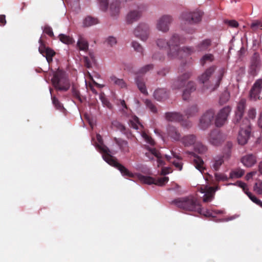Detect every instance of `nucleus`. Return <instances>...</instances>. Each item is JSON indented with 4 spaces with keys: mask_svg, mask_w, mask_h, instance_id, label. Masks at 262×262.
Instances as JSON below:
<instances>
[{
    "mask_svg": "<svg viewBox=\"0 0 262 262\" xmlns=\"http://www.w3.org/2000/svg\"><path fill=\"white\" fill-rule=\"evenodd\" d=\"M156 44L160 49H166L168 47L167 56L170 59L180 58L182 57V48H180L181 43L185 42L184 39L179 35L174 34L168 41L165 38H158L155 40Z\"/></svg>",
    "mask_w": 262,
    "mask_h": 262,
    "instance_id": "nucleus-1",
    "label": "nucleus"
},
{
    "mask_svg": "<svg viewBox=\"0 0 262 262\" xmlns=\"http://www.w3.org/2000/svg\"><path fill=\"white\" fill-rule=\"evenodd\" d=\"M216 69V67L215 66H212L207 68L198 77L199 82L203 84L205 89H209L210 91H214L219 86L225 73V70L224 68L220 69L217 77L214 79L212 78V76Z\"/></svg>",
    "mask_w": 262,
    "mask_h": 262,
    "instance_id": "nucleus-2",
    "label": "nucleus"
},
{
    "mask_svg": "<svg viewBox=\"0 0 262 262\" xmlns=\"http://www.w3.org/2000/svg\"><path fill=\"white\" fill-rule=\"evenodd\" d=\"M178 207L188 211L201 213V206L196 198L192 195L176 199L171 202Z\"/></svg>",
    "mask_w": 262,
    "mask_h": 262,
    "instance_id": "nucleus-3",
    "label": "nucleus"
},
{
    "mask_svg": "<svg viewBox=\"0 0 262 262\" xmlns=\"http://www.w3.org/2000/svg\"><path fill=\"white\" fill-rule=\"evenodd\" d=\"M102 154L103 160L110 165L118 169L123 177L133 178L134 174L123 165L118 162L117 159L111 153L109 148H98Z\"/></svg>",
    "mask_w": 262,
    "mask_h": 262,
    "instance_id": "nucleus-4",
    "label": "nucleus"
},
{
    "mask_svg": "<svg viewBox=\"0 0 262 262\" xmlns=\"http://www.w3.org/2000/svg\"><path fill=\"white\" fill-rule=\"evenodd\" d=\"M203 14V12L201 11L193 12H183L180 16L182 29L186 30L188 33H192L193 30L192 29L187 30L184 25H192L200 22Z\"/></svg>",
    "mask_w": 262,
    "mask_h": 262,
    "instance_id": "nucleus-5",
    "label": "nucleus"
},
{
    "mask_svg": "<svg viewBox=\"0 0 262 262\" xmlns=\"http://www.w3.org/2000/svg\"><path fill=\"white\" fill-rule=\"evenodd\" d=\"M52 82L57 91H67L70 86L68 77L62 71H58L54 74L52 78Z\"/></svg>",
    "mask_w": 262,
    "mask_h": 262,
    "instance_id": "nucleus-6",
    "label": "nucleus"
},
{
    "mask_svg": "<svg viewBox=\"0 0 262 262\" xmlns=\"http://www.w3.org/2000/svg\"><path fill=\"white\" fill-rule=\"evenodd\" d=\"M239 127V130L237 137V141L240 145H245L249 138L251 133V124L250 121L245 118L242 123L235 124Z\"/></svg>",
    "mask_w": 262,
    "mask_h": 262,
    "instance_id": "nucleus-7",
    "label": "nucleus"
},
{
    "mask_svg": "<svg viewBox=\"0 0 262 262\" xmlns=\"http://www.w3.org/2000/svg\"><path fill=\"white\" fill-rule=\"evenodd\" d=\"M212 45L210 39H205L198 42L195 48L192 47H184L182 48V52L186 55H191L195 52H204L209 51Z\"/></svg>",
    "mask_w": 262,
    "mask_h": 262,
    "instance_id": "nucleus-8",
    "label": "nucleus"
},
{
    "mask_svg": "<svg viewBox=\"0 0 262 262\" xmlns=\"http://www.w3.org/2000/svg\"><path fill=\"white\" fill-rule=\"evenodd\" d=\"M165 118L168 121L180 123L182 126L186 128L191 126V123L189 121L185 120L184 116L179 112H167L165 113Z\"/></svg>",
    "mask_w": 262,
    "mask_h": 262,
    "instance_id": "nucleus-9",
    "label": "nucleus"
},
{
    "mask_svg": "<svg viewBox=\"0 0 262 262\" xmlns=\"http://www.w3.org/2000/svg\"><path fill=\"white\" fill-rule=\"evenodd\" d=\"M139 180L142 183L148 185L155 184L159 186H163L167 183L169 180L167 177H163L155 179L149 176H145L142 174H139L138 176Z\"/></svg>",
    "mask_w": 262,
    "mask_h": 262,
    "instance_id": "nucleus-10",
    "label": "nucleus"
},
{
    "mask_svg": "<svg viewBox=\"0 0 262 262\" xmlns=\"http://www.w3.org/2000/svg\"><path fill=\"white\" fill-rule=\"evenodd\" d=\"M145 10V7L143 5L138 6L136 9L130 10L127 14L125 18L127 24H132L138 21Z\"/></svg>",
    "mask_w": 262,
    "mask_h": 262,
    "instance_id": "nucleus-11",
    "label": "nucleus"
},
{
    "mask_svg": "<svg viewBox=\"0 0 262 262\" xmlns=\"http://www.w3.org/2000/svg\"><path fill=\"white\" fill-rule=\"evenodd\" d=\"M150 31L149 26L145 23L139 24L134 30V33L136 37L141 40L145 41L150 35Z\"/></svg>",
    "mask_w": 262,
    "mask_h": 262,
    "instance_id": "nucleus-12",
    "label": "nucleus"
},
{
    "mask_svg": "<svg viewBox=\"0 0 262 262\" xmlns=\"http://www.w3.org/2000/svg\"><path fill=\"white\" fill-rule=\"evenodd\" d=\"M172 20V16L169 15H162L157 20L156 28L163 33H166L169 30Z\"/></svg>",
    "mask_w": 262,
    "mask_h": 262,
    "instance_id": "nucleus-13",
    "label": "nucleus"
},
{
    "mask_svg": "<svg viewBox=\"0 0 262 262\" xmlns=\"http://www.w3.org/2000/svg\"><path fill=\"white\" fill-rule=\"evenodd\" d=\"M231 111V107L230 106H226L219 111L215 119L216 126L221 127L225 124Z\"/></svg>",
    "mask_w": 262,
    "mask_h": 262,
    "instance_id": "nucleus-14",
    "label": "nucleus"
},
{
    "mask_svg": "<svg viewBox=\"0 0 262 262\" xmlns=\"http://www.w3.org/2000/svg\"><path fill=\"white\" fill-rule=\"evenodd\" d=\"M39 43L40 44L38 48L39 53L43 56L46 58L49 64H50L53 61V57L56 54L55 52L51 48L46 47L44 41L41 37L39 40Z\"/></svg>",
    "mask_w": 262,
    "mask_h": 262,
    "instance_id": "nucleus-15",
    "label": "nucleus"
},
{
    "mask_svg": "<svg viewBox=\"0 0 262 262\" xmlns=\"http://www.w3.org/2000/svg\"><path fill=\"white\" fill-rule=\"evenodd\" d=\"M214 117V112L212 110L207 111L201 117L199 126L205 130L211 124Z\"/></svg>",
    "mask_w": 262,
    "mask_h": 262,
    "instance_id": "nucleus-16",
    "label": "nucleus"
},
{
    "mask_svg": "<svg viewBox=\"0 0 262 262\" xmlns=\"http://www.w3.org/2000/svg\"><path fill=\"white\" fill-rule=\"evenodd\" d=\"M246 107V100L245 99H241L237 104L235 112V117L233 119V122L235 124L241 123L242 120L243 115Z\"/></svg>",
    "mask_w": 262,
    "mask_h": 262,
    "instance_id": "nucleus-17",
    "label": "nucleus"
},
{
    "mask_svg": "<svg viewBox=\"0 0 262 262\" xmlns=\"http://www.w3.org/2000/svg\"><path fill=\"white\" fill-rule=\"evenodd\" d=\"M261 67V60L259 54L255 52L250 59L249 66V73L252 75H255Z\"/></svg>",
    "mask_w": 262,
    "mask_h": 262,
    "instance_id": "nucleus-18",
    "label": "nucleus"
},
{
    "mask_svg": "<svg viewBox=\"0 0 262 262\" xmlns=\"http://www.w3.org/2000/svg\"><path fill=\"white\" fill-rule=\"evenodd\" d=\"M191 76V73L190 72H186L178 77V78L172 82L171 84L172 89L179 90L183 88L185 85L187 80Z\"/></svg>",
    "mask_w": 262,
    "mask_h": 262,
    "instance_id": "nucleus-19",
    "label": "nucleus"
},
{
    "mask_svg": "<svg viewBox=\"0 0 262 262\" xmlns=\"http://www.w3.org/2000/svg\"><path fill=\"white\" fill-rule=\"evenodd\" d=\"M181 142L185 146H193V147H203L202 143L198 140L196 136L193 135L185 136L182 138Z\"/></svg>",
    "mask_w": 262,
    "mask_h": 262,
    "instance_id": "nucleus-20",
    "label": "nucleus"
},
{
    "mask_svg": "<svg viewBox=\"0 0 262 262\" xmlns=\"http://www.w3.org/2000/svg\"><path fill=\"white\" fill-rule=\"evenodd\" d=\"M145 156L150 160H152L154 157L157 158L158 167L165 165L163 160V156L157 148H146Z\"/></svg>",
    "mask_w": 262,
    "mask_h": 262,
    "instance_id": "nucleus-21",
    "label": "nucleus"
},
{
    "mask_svg": "<svg viewBox=\"0 0 262 262\" xmlns=\"http://www.w3.org/2000/svg\"><path fill=\"white\" fill-rule=\"evenodd\" d=\"M262 90V79L257 80L254 83L250 92V98L251 99L256 100L259 99V94Z\"/></svg>",
    "mask_w": 262,
    "mask_h": 262,
    "instance_id": "nucleus-22",
    "label": "nucleus"
},
{
    "mask_svg": "<svg viewBox=\"0 0 262 262\" xmlns=\"http://www.w3.org/2000/svg\"><path fill=\"white\" fill-rule=\"evenodd\" d=\"M208 140L213 146H219L223 141V135L218 129L212 130L210 133Z\"/></svg>",
    "mask_w": 262,
    "mask_h": 262,
    "instance_id": "nucleus-23",
    "label": "nucleus"
},
{
    "mask_svg": "<svg viewBox=\"0 0 262 262\" xmlns=\"http://www.w3.org/2000/svg\"><path fill=\"white\" fill-rule=\"evenodd\" d=\"M124 4L113 0L110 4V13L112 16H118L121 8Z\"/></svg>",
    "mask_w": 262,
    "mask_h": 262,
    "instance_id": "nucleus-24",
    "label": "nucleus"
},
{
    "mask_svg": "<svg viewBox=\"0 0 262 262\" xmlns=\"http://www.w3.org/2000/svg\"><path fill=\"white\" fill-rule=\"evenodd\" d=\"M168 136L174 141H179L181 139V134L178 129L172 125H169L167 129Z\"/></svg>",
    "mask_w": 262,
    "mask_h": 262,
    "instance_id": "nucleus-25",
    "label": "nucleus"
},
{
    "mask_svg": "<svg viewBox=\"0 0 262 262\" xmlns=\"http://www.w3.org/2000/svg\"><path fill=\"white\" fill-rule=\"evenodd\" d=\"M196 90V86L194 82L189 81L184 89L182 94V98L184 100H187L189 99L191 93Z\"/></svg>",
    "mask_w": 262,
    "mask_h": 262,
    "instance_id": "nucleus-26",
    "label": "nucleus"
},
{
    "mask_svg": "<svg viewBox=\"0 0 262 262\" xmlns=\"http://www.w3.org/2000/svg\"><path fill=\"white\" fill-rule=\"evenodd\" d=\"M171 155L173 157L167 155H165V157L166 160L171 163L178 170H181L182 169V163L180 161L179 157L178 156H176L173 152L171 153Z\"/></svg>",
    "mask_w": 262,
    "mask_h": 262,
    "instance_id": "nucleus-27",
    "label": "nucleus"
},
{
    "mask_svg": "<svg viewBox=\"0 0 262 262\" xmlns=\"http://www.w3.org/2000/svg\"><path fill=\"white\" fill-rule=\"evenodd\" d=\"M169 93L165 89H159L154 93L155 98L158 101H163L168 98Z\"/></svg>",
    "mask_w": 262,
    "mask_h": 262,
    "instance_id": "nucleus-28",
    "label": "nucleus"
},
{
    "mask_svg": "<svg viewBox=\"0 0 262 262\" xmlns=\"http://www.w3.org/2000/svg\"><path fill=\"white\" fill-rule=\"evenodd\" d=\"M242 163L246 167H250L256 163V157L252 154L247 155L241 159Z\"/></svg>",
    "mask_w": 262,
    "mask_h": 262,
    "instance_id": "nucleus-29",
    "label": "nucleus"
},
{
    "mask_svg": "<svg viewBox=\"0 0 262 262\" xmlns=\"http://www.w3.org/2000/svg\"><path fill=\"white\" fill-rule=\"evenodd\" d=\"M199 111L198 106L196 104H192L185 110L184 113L187 118L194 117L197 115Z\"/></svg>",
    "mask_w": 262,
    "mask_h": 262,
    "instance_id": "nucleus-30",
    "label": "nucleus"
},
{
    "mask_svg": "<svg viewBox=\"0 0 262 262\" xmlns=\"http://www.w3.org/2000/svg\"><path fill=\"white\" fill-rule=\"evenodd\" d=\"M135 81L140 91L143 94L147 95L148 93L143 76L137 75V76L135 78Z\"/></svg>",
    "mask_w": 262,
    "mask_h": 262,
    "instance_id": "nucleus-31",
    "label": "nucleus"
},
{
    "mask_svg": "<svg viewBox=\"0 0 262 262\" xmlns=\"http://www.w3.org/2000/svg\"><path fill=\"white\" fill-rule=\"evenodd\" d=\"M108 82L113 85L118 86L120 88H125L126 84L123 79L117 78L115 75H111L108 79Z\"/></svg>",
    "mask_w": 262,
    "mask_h": 262,
    "instance_id": "nucleus-32",
    "label": "nucleus"
},
{
    "mask_svg": "<svg viewBox=\"0 0 262 262\" xmlns=\"http://www.w3.org/2000/svg\"><path fill=\"white\" fill-rule=\"evenodd\" d=\"M50 93L51 95V99L52 103L56 110L59 111L64 113L66 111V109L63 107V104L59 101V100L55 96H53L52 94V90L50 89Z\"/></svg>",
    "mask_w": 262,
    "mask_h": 262,
    "instance_id": "nucleus-33",
    "label": "nucleus"
},
{
    "mask_svg": "<svg viewBox=\"0 0 262 262\" xmlns=\"http://www.w3.org/2000/svg\"><path fill=\"white\" fill-rule=\"evenodd\" d=\"M194 158L193 159V164L195 167L200 171L201 172L205 169L204 168V161L202 159L198 156H196L195 154H193Z\"/></svg>",
    "mask_w": 262,
    "mask_h": 262,
    "instance_id": "nucleus-34",
    "label": "nucleus"
},
{
    "mask_svg": "<svg viewBox=\"0 0 262 262\" xmlns=\"http://www.w3.org/2000/svg\"><path fill=\"white\" fill-rule=\"evenodd\" d=\"M214 60V56L210 53L204 54L200 59V63L202 66H204L206 64L210 63Z\"/></svg>",
    "mask_w": 262,
    "mask_h": 262,
    "instance_id": "nucleus-35",
    "label": "nucleus"
},
{
    "mask_svg": "<svg viewBox=\"0 0 262 262\" xmlns=\"http://www.w3.org/2000/svg\"><path fill=\"white\" fill-rule=\"evenodd\" d=\"M77 47L79 50L86 52L89 49V43L85 38L80 37L77 42Z\"/></svg>",
    "mask_w": 262,
    "mask_h": 262,
    "instance_id": "nucleus-36",
    "label": "nucleus"
},
{
    "mask_svg": "<svg viewBox=\"0 0 262 262\" xmlns=\"http://www.w3.org/2000/svg\"><path fill=\"white\" fill-rule=\"evenodd\" d=\"M212 167L215 170H219L220 166L224 163L223 157H216L212 160Z\"/></svg>",
    "mask_w": 262,
    "mask_h": 262,
    "instance_id": "nucleus-37",
    "label": "nucleus"
},
{
    "mask_svg": "<svg viewBox=\"0 0 262 262\" xmlns=\"http://www.w3.org/2000/svg\"><path fill=\"white\" fill-rule=\"evenodd\" d=\"M129 124L132 127L136 129H142L144 128L143 125L140 123L139 119L136 116L129 121Z\"/></svg>",
    "mask_w": 262,
    "mask_h": 262,
    "instance_id": "nucleus-38",
    "label": "nucleus"
},
{
    "mask_svg": "<svg viewBox=\"0 0 262 262\" xmlns=\"http://www.w3.org/2000/svg\"><path fill=\"white\" fill-rule=\"evenodd\" d=\"M58 38L62 43L67 45L73 44L75 42L72 37L63 34H59Z\"/></svg>",
    "mask_w": 262,
    "mask_h": 262,
    "instance_id": "nucleus-39",
    "label": "nucleus"
},
{
    "mask_svg": "<svg viewBox=\"0 0 262 262\" xmlns=\"http://www.w3.org/2000/svg\"><path fill=\"white\" fill-rule=\"evenodd\" d=\"M98 23L97 18L91 16H87L83 20V26L84 27H90Z\"/></svg>",
    "mask_w": 262,
    "mask_h": 262,
    "instance_id": "nucleus-40",
    "label": "nucleus"
},
{
    "mask_svg": "<svg viewBox=\"0 0 262 262\" xmlns=\"http://www.w3.org/2000/svg\"><path fill=\"white\" fill-rule=\"evenodd\" d=\"M153 69L154 65L152 64H147L142 67L138 72H136L135 74L138 75H140V74L144 75Z\"/></svg>",
    "mask_w": 262,
    "mask_h": 262,
    "instance_id": "nucleus-41",
    "label": "nucleus"
},
{
    "mask_svg": "<svg viewBox=\"0 0 262 262\" xmlns=\"http://www.w3.org/2000/svg\"><path fill=\"white\" fill-rule=\"evenodd\" d=\"M245 171L241 169H236L232 171L230 173V178H239L244 174Z\"/></svg>",
    "mask_w": 262,
    "mask_h": 262,
    "instance_id": "nucleus-42",
    "label": "nucleus"
},
{
    "mask_svg": "<svg viewBox=\"0 0 262 262\" xmlns=\"http://www.w3.org/2000/svg\"><path fill=\"white\" fill-rule=\"evenodd\" d=\"M132 46L137 52L141 53L142 55H143L144 49L143 47L138 42L136 41H133L132 43Z\"/></svg>",
    "mask_w": 262,
    "mask_h": 262,
    "instance_id": "nucleus-43",
    "label": "nucleus"
},
{
    "mask_svg": "<svg viewBox=\"0 0 262 262\" xmlns=\"http://www.w3.org/2000/svg\"><path fill=\"white\" fill-rule=\"evenodd\" d=\"M230 98V94L227 91L224 92L220 96V103L221 104L226 103Z\"/></svg>",
    "mask_w": 262,
    "mask_h": 262,
    "instance_id": "nucleus-44",
    "label": "nucleus"
},
{
    "mask_svg": "<svg viewBox=\"0 0 262 262\" xmlns=\"http://www.w3.org/2000/svg\"><path fill=\"white\" fill-rule=\"evenodd\" d=\"M94 140L95 147H107L104 145L102 138L99 134H97Z\"/></svg>",
    "mask_w": 262,
    "mask_h": 262,
    "instance_id": "nucleus-45",
    "label": "nucleus"
},
{
    "mask_svg": "<svg viewBox=\"0 0 262 262\" xmlns=\"http://www.w3.org/2000/svg\"><path fill=\"white\" fill-rule=\"evenodd\" d=\"M141 135L143 138L147 143L152 146L155 145V142L154 140L151 138V136L147 134L145 132H142Z\"/></svg>",
    "mask_w": 262,
    "mask_h": 262,
    "instance_id": "nucleus-46",
    "label": "nucleus"
},
{
    "mask_svg": "<svg viewBox=\"0 0 262 262\" xmlns=\"http://www.w3.org/2000/svg\"><path fill=\"white\" fill-rule=\"evenodd\" d=\"M201 192L202 193H205L208 194H212L214 196L215 192V189L213 187H208L205 186L204 189H202Z\"/></svg>",
    "mask_w": 262,
    "mask_h": 262,
    "instance_id": "nucleus-47",
    "label": "nucleus"
},
{
    "mask_svg": "<svg viewBox=\"0 0 262 262\" xmlns=\"http://www.w3.org/2000/svg\"><path fill=\"white\" fill-rule=\"evenodd\" d=\"M253 190L258 194H262V181H258L255 183Z\"/></svg>",
    "mask_w": 262,
    "mask_h": 262,
    "instance_id": "nucleus-48",
    "label": "nucleus"
},
{
    "mask_svg": "<svg viewBox=\"0 0 262 262\" xmlns=\"http://www.w3.org/2000/svg\"><path fill=\"white\" fill-rule=\"evenodd\" d=\"M247 195L253 203L262 207V201L253 195L251 192L247 193Z\"/></svg>",
    "mask_w": 262,
    "mask_h": 262,
    "instance_id": "nucleus-49",
    "label": "nucleus"
},
{
    "mask_svg": "<svg viewBox=\"0 0 262 262\" xmlns=\"http://www.w3.org/2000/svg\"><path fill=\"white\" fill-rule=\"evenodd\" d=\"M145 104L146 106L154 113H156L157 112L156 106L152 103V102L148 99H146L145 101Z\"/></svg>",
    "mask_w": 262,
    "mask_h": 262,
    "instance_id": "nucleus-50",
    "label": "nucleus"
},
{
    "mask_svg": "<svg viewBox=\"0 0 262 262\" xmlns=\"http://www.w3.org/2000/svg\"><path fill=\"white\" fill-rule=\"evenodd\" d=\"M101 10L105 12L108 9V0H98Z\"/></svg>",
    "mask_w": 262,
    "mask_h": 262,
    "instance_id": "nucleus-51",
    "label": "nucleus"
},
{
    "mask_svg": "<svg viewBox=\"0 0 262 262\" xmlns=\"http://www.w3.org/2000/svg\"><path fill=\"white\" fill-rule=\"evenodd\" d=\"M114 140L120 147H125L127 145V142L121 138H115Z\"/></svg>",
    "mask_w": 262,
    "mask_h": 262,
    "instance_id": "nucleus-52",
    "label": "nucleus"
},
{
    "mask_svg": "<svg viewBox=\"0 0 262 262\" xmlns=\"http://www.w3.org/2000/svg\"><path fill=\"white\" fill-rule=\"evenodd\" d=\"M100 99L101 100L102 103L106 105L107 107L111 108V104L108 101L107 99L105 98V95L104 93H101L99 96Z\"/></svg>",
    "mask_w": 262,
    "mask_h": 262,
    "instance_id": "nucleus-53",
    "label": "nucleus"
},
{
    "mask_svg": "<svg viewBox=\"0 0 262 262\" xmlns=\"http://www.w3.org/2000/svg\"><path fill=\"white\" fill-rule=\"evenodd\" d=\"M262 23L260 21H256L252 23L251 25V28L253 31H256L258 29L262 30Z\"/></svg>",
    "mask_w": 262,
    "mask_h": 262,
    "instance_id": "nucleus-54",
    "label": "nucleus"
},
{
    "mask_svg": "<svg viewBox=\"0 0 262 262\" xmlns=\"http://www.w3.org/2000/svg\"><path fill=\"white\" fill-rule=\"evenodd\" d=\"M215 178L216 180L217 181H226L228 179V177L226 175L221 173H215Z\"/></svg>",
    "mask_w": 262,
    "mask_h": 262,
    "instance_id": "nucleus-55",
    "label": "nucleus"
},
{
    "mask_svg": "<svg viewBox=\"0 0 262 262\" xmlns=\"http://www.w3.org/2000/svg\"><path fill=\"white\" fill-rule=\"evenodd\" d=\"M72 95L76 99H77L80 102H82V99L80 96L79 91L74 86L72 87Z\"/></svg>",
    "mask_w": 262,
    "mask_h": 262,
    "instance_id": "nucleus-56",
    "label": "nucleus"
},
{
    "mask_svg": "<svg viewBox=\"0 0 262 262\" xmlns=\"http://www.w3.org/2000/svg\"><path fill=\"white\" fill-rule=\"evenodd\" d=\"M106 42L108 45L113 47L117 43V39L113 36H109L106 40Z\"/></svg>",
    "mask_w": 262,
    "mask_h": 262,
    "instance_id": "nucleus-57",
    "label": "nucleus"
},
{
    "mask_svg": "<svg viewBox=\"0 0 262 262\" xmlns=\"http://www.w3.org/2000/svg\"><path fill=\"white\" fill-rule=\"evenodd\" d=\"M43 31L50 37H53L54 36L52 28L48 25H46L44 27Z\"/></svg>",
    "mask_w": 262,
    "mask_h": 262,
    "instance_id": "nucleus-58",
    "label": "nucleus"
},
{
    "mask_svg": "<svg viewBox=\"0 0 262 262\" xmlns=\"http://www.w3.org/2000/svg\"><path fill=\"white\" fill-rule=\"evenodd\" d=\"M152 58L155 60H159L162 61L164 59V56L160 52H158L153 54Z\"/></svg>",
    "mask_w": 262,
    "mask_h": 262,
    "instance_id": "nucleus-59",
    "label": "nucleus"
},
{
    "mask_svg": "<svg viewBox=\"0 0 262 262\" xmlns=\"http://www.w3.org/2000/svg\"><path fill=\"white\" fill-rule=\"evenodd\" d=\"M113 125L116 126L118 129H119L122 132L125 133L126 128L124 125L119 122H115L113 123Z\"/></svg>",
    "mask_w": 262,
    "mask_h": 262,
    "instance_id": "nucleus-60",
    "label": "nucleus"
},
{
    "mask_svg": "<svg viewBox=\"0 0 262 262\" xmlns=\"http://www.w3.org/2000/svg\"><path fill=\"white\" fill-rule=\"evenodd\" d=\"M225 23L231 27L237 28L238 26V23L235 20H226Z\"/></svg>",
    "mask_w": 262,
    "mask_h": 262,
    "instance_id": "nucleus-61",
    "label": "nucleus"
},
{
    "mask_svg": "<svg viewBox=\"0 0 262 262\" xmlns=\"http://www.w3.org/2000/svg\"><path fill=\"white\" fill-rule=\"evenodd\" d=\"M238 186L241 188H242L243 190L244 191V192L246 194H247V193L250 192L248 191V188L247 185V184L246 183H245L244 182H239L238 183Z\"/></svg>",
    "mask_w": 262,
    "mask_h": 262,
    "instance_id": "nucleus-62",
    "label": "nucleus"
},
{
    "mask_svg": "<svg viewBox=\"0 0 262 262\" xmlns=\"http://www.w3.org/2000/svg\"><path fill=\"white\" fill-rule=\"evenodd\" d=\"M248 115L249 118L250 119H254L255 117L256 116V111L254 108H250L248 111Z\"/></svg>",
    "mask_w": 262,
    "mask_h": 262,
    "instance_id": "nucleus-63",
    "label": "nucleus"
},
{
    "mask_svg": "<svg viewBox=\"0 0 262 262\" xmlns=\"http://www.w3.org/2000/svg\"><path fill=\"white\" fill-rule=\"evenodd\" d=\"M214 198V196H212V194H208L205 193L204 197H203V201L204 202H208L210 201L213 199Z\"/></svg>",
    "mask_w": 262,
    "mask_h": 262,
    "instance_id": "nucleus-64",
    "label": "nucleus"
}]
</instances>
